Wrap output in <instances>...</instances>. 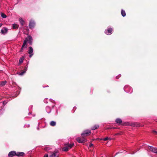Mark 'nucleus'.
I'll list each match as a JSON object with an SVG mask.
<instances>
[{
	"label": "nucleus",
	"mask_w": 157,
	"mask_h": 157,
	"mask_svg": "<svg viewBox=\"0 0 157 157\" xmlns=\"http://www.w3.org/2000/svg\"><path fill=\"white\" fill-rule=\"evenodd\" d=\"M32 37L30 36H29L28 37L25 38V39L23 43L22 46L21 48V50L19 51L20 52H23V48H26L27 47V43L28 42L31 45L32 44Z\"/></svg>",
	"instance_id": "obj_1"
},
{
	"label": "nucleus",
	"mask_w": 157,
	"mask_h": 157,
	"mask_svg": "<svg viewBox=\"0 0 157 157\" xmlns=\"http://www.w3.org/2000/svg\"><path fill=\"white\" fill-rule=\"evenodd\" d=\"M74 145V144L73 143L69 144L67 146L63 147L62 148V150L63 151H68V149L71 148Z\"/></svg>",
	"instance_id": "obj_2"
},
{
	"label": "nucleus",
	"mask_w": 157,
	"mask_h": 157,
	"mask_svg": "<svg viewBox=\"0 0 157 157\" xmlns=\"http://www.w3.org/2000/svg\"><path fill=\"white\" fill-rule=\"evenodd\" d=\"M6 103H5V101H3L2 102H0V108H1L0 109V114H3L5 109H3L4 106L5 105Z\"/></svg>",
	"instance_id": "obj_3"
},
{
	"label": "nucleus",
	"mask_w": 157,
	"mask_h": 157,
	"mask_svg": "<svg viewBox=\"0 0 157 157\" xmlns=\"http://www.w3.org/2000/svg\"><path fill=\"white\" fill-rule=\"evenodd\" d=\"M35 23L34 21L33 20H31L29 24V28L30 29H33L35 26Z\"/></svg>",
	"instance_id": "obj_4"
},
{
	"label": "nucleus",
	"mask_w": 157,
	"mask_h": 157,
	"mask_svg": "<svg viewBox=\"0 0 157 157\" xmlns=\"http://www.w3.org/2000/svg\"><path fill=\"white\" fill-rule=\"evenodd\" d=\"M8 32V29L6 27L2 28L1 31V33L2 34L5 35Z\"/></svg>",
	"instance_id": "obj_5"
},
{
	"label": "nucleus",
	"mask_w": 157,
	"mask_h": 157,
	"mask_svg": "<svg viewBox=\"0 0 157 157\" xmlns=\"http://www.w3.org/2000/svg\"><path fill=\"white\" fill-rule=\"evenodd\" d=\"M91 131L89 130H86L81 134L82 136H88L91 133Z\"/></svg>",
	"instance_id": "obj_6"
},
{
	"label": "nucleus",
	"mask_w": 157,
	"mask_h": 157,
	"mask_svg": "<svg viewBox=\"0 0 157 157\" xmlns=\"http://www.w3.org/2000/svg\"><path fill=\"white\" fill-rule=\"evenodd\" d=\"M78 143H83L85 142L86 141V139L84 137H78L76 139Z\"/></svg>",
	"instance_id": "obj_7"
},
{
	"label": "nucleus",
	"mask_w": 157,
	"mask_h": 157,
	"mask_svg": "<svg viewBox=\"0 0 157 157\" xmlns=\"http://www.w3.org/2000/svg\"><path fill=\"white\" fill-rule=\"evenodd\" d=\"M148 149L151 151L157 154V148L154 147H153L149 146L148 147Z\"/></svg>",
	"instance_id": "obj_8"
},
{
	"label": "nucleus",
	"mask_w": 157,
	"mask_h": 157,
	"mask_svg": "<svg viewBox=\"0 0 157 157\" xmlns=\"http://www.w3.org/2000/svg\"><path fill=\"white\" fill-rule=\"evenodd\" d=\"M58 151H55L49 155V157H58Z\"/></svg>",
	"instance_id": "obj_9"
},
{
	"label": "nucleus",
	"mask_w": 157,
	"mask_h": 157,
	"mask_svg": "<svg viewBox=\"0 0 157 157\" xmlns=\"http://www.w3.org/2000/svg\"><path fill=\"white\" fill-rule=\"evenodd\" d=\"M33 49L31 47H29V49L28 51V53L29 54V56L30 58H31L32 56L33 55Z\"/></svg>",
	"instance_id": "obj_10"
},
{
	"label": "nucleus",
	"mask_w": 157,
	"mask_h": 157,
	"mask_svg": "<svg viewBox=\"0 0 157 157\" xmlns=\"http://www.w3.org/2000/svg\"><path fill=\"white\" fill-rule=\"evenodd\" d=\"M112 29L110 28L107 30H105V32L106 34L108 35H109L112 34Z\"/></svg>",
	"instance_id": "obj_11"
},
{
	"label": "nucleus",
	"mask_w": 157,
	"mask_h": 157,
	"mask_svg": "<svg viewBox=\"0 0 157 157\" xmlns=\"http://www.w3.org/2000/svg\"><path fill=\"white\" fill-rule=\"evenodd\" d=\"M16 152L15 151H12L10 152L8 154V156L9 157H12V156L16 155Z\"/></svg>",
	"instance_id": "obj_12"
},
{
	"label": "nucleus",
	"mask_w": 157,
	"mask_h": 157,
	"mask_svg": "<svg viewBox=\"0 0 157 157\" xmlns=\"http://www.w3.org/2000/svg\"><path fill=\"white\" fill-rule=\"evenodd\" d=\"M56 123L55 121H51L50 123V126L54 127L56 125Z\"/></svg>",
	"instance_id": "obj_13"
},
{
	"label": "nucleus",
	"mask_w": 157,
	"mask_h": 157,
	"mask_svg": "<svg viewBox=\"0 0 157 157\" xmlns=\"http://www.w3.org/2000/svg\"><path fill=\"white\" fill-rule=\"evenodd\" d=\"M24 153L23 152H18L16 153V155L18 156H21L24 155Z\"/></svg>",
	"instance_id": "obj_14"
},
{
	"label": "nucleus",
	"mask_w": 157,
	"mask_h": 157,
	"mask_svg": "<svg viewBox=\"0 0 157 157\" xmlns=\"http://www.w3.org/2000/svg\"><path fill=\"white\" fill-rule=\"evenodd\" d=\"M46 110L47 112L48 113H49L51 112V108L48 106H47L46 107Z\"/></svg>",
	"instance_id": "obj_15"
},
{
	"label": "nucleus",
	"mask_w": 157,
	"mask_h": 157,
	"mask_svg": "<svg viewBox=\"0 0 157 157\" xmlns=\"http://www.w3.org/2000/svg\"><path fill=\"white\" fill-rule=\"evenodd\" d=\"M27 70V68L26 67H25L24 71H22V72H21V73H19V75H23L24 74H25Z\"/></svg>",
	"instance_id": "obj_16"
},
{
	"label": "nucleus",
	"mask_w": 157,
	"mask_h": 157,
	"mask_svg": "<svg viewBox=\"0 0 157 157\" xmlns=\"http://www.w3.org/2000/svg\"><path fill=\"white\" fill-rule=\"evenodd\" d=\"M6 82H7L6 81L0 82V86H4L6 84Z\"/></svg>",
	"instance_id": "obj_17"
},
{
	"label": "nucleus",
	"mask_w": 157,
	"mask_h": 157,
	"mask_svg": "<svg viewBox=\"0 0 157 157\" xmlns=\"http://www.w3.org/2000/svg\"><path fill=\"white\" fill-rule=\"evenodd\" d=\"M116 122L117 124H121L122 122V121L120 119L117 118L116 120Z\"/></svg>",
	"instance_id": "obj_18"
},
{
	"label": "nucleus",
	"mask_w": 157,
	"mask_h": 157,
	"mask_svg": "<svg viewBox=\"0 0 157 157\" xmlns=\"http://www.w3.org/2000/svg\"><path fill=\"white\" fill-rule=\"evenodd\" d=\"M19 21L22 25H24L25 21L22 18H20L19 19Z\"/></svg>",
	"instance_id": "obj_19"
},
{
	"label": "nucleus",
	"mask_w": 157,
	"mask_h": 157,
	"mask_svg": "<svg viewBox=\"0 0 157 157\" xmlns=\"http://www.w3.org/2000/svg\"><path fill=\"white\" fill-rule=\"evenodd\" d=\"M121 13L123 17H124L125 16L126 13L125 11L124 10H121Z\"/></svg>",
	"instance_id": "obj_20"
},
{
	"label": "nucleus",
	"mask_w": 157,
	"mask_h": 157,
	"mask_svg": "<svg viewBox=\"0 0 157 157\" xmlns=\"http://www.w3.org/2000/svg\"><path fill=\"white\" fill-rule=\"evenodd\" d=\"M13 28L14 29H16L18 28V25L15 24H13Z\"/></svg>",
	"instance_id": "obj_21"
},
{
	"label": "nucleus",
	"mask_w": 157,
	"mask_h": 157,
	"mask_svg": "<svg viewBox=\"0 0 157 157\" xmlns=\"http://www.w3.org/2000/svg\"><path fill=\"white\" fill-rule=\"evenodd\" d=\"M99 127V126L98 125H95L91 129L92 130H94L98 128Z\"/></svg>",
	"instance_id": "obj_22"
},
{
	"label": "nucleus",
	"mask_w": 157,
	"mask_h": 157,
	"mask_svg": "<svg viewBox=\"0 0 157 157\" xmlns=\"http://www.w3.org/2000/svg\"><path fill=\"white\" fill-rule=\"evenodd\" d=\"M24 59V58L23 57L20 58L19 60V63L20 64L22 63Z\"/></svg>",
	"instance_id": "obj_23"
},
{
	"label": "nucleus",
	"mask_w": 157,
	"mask_h": 157,
	"mask_svg": "<svg viewBox=\"0 0 157 157\" xmlns=\"http://www.w3.org/2000/svg\"><path fill=\"white\" fill-rule=\"evenodd\" d=\"M1 15V17L4 18H5L6 17V14H5L4 13H2Z\"/></svg>",
	"instance_id": "obj_24"
},
{
	"label": "nucleus",
	"mask_w": 157,
	"mask_h": 157,
	"mask_svg": "<svg viewBox=\"0 0 157 157\" xmlns=\"http://www.w3.org/2000/svg\"><path fill=\"white\" fill-rule=\"evenodd\" d=\"M44 101L45 103H48V99L45 98L44 99Z\"/></svg>",
	"instance_id": "obj_25"
},
{
	"label": "nucleus",
	"mask_w": 157,
	"mask_h": 157,
	"mask_svg": "<svg viewBox=\"0 0 157 157\" xmlns=\"http://www.w3.org/2000/svg\"><path fill=\"white\" fill-rule=\"evenodd\" d=\"M109 139V138L108 137H106L105 138H104L103 140L104 141H106L107 140H108ZM109 139L111 140V139Z\"/></svg>",
	"instance_id": "obj_26"
},
{
	"label": "nucleus",
	"mask_w": 157,
	"mask_h": 157,
	"mask_svg": "<svg viewBox=\"0 0 157 157\" xmlns=\"http://www.w3.org/2000/svg\"><path fill=\"white\" fill-rule=\"evenodd\" d=\"M128 87V86H125L124 87V90L126 92H128L126 90V88Z\"/></svg>",
	"instance_id": "obj_27"
},
{
	"label": "nucleus",
	"mask_w": 157,
	"mask_h": 157,
	"mask_svg": "<svg viewBox=\"0 0 157 157\" xmlns=\"http://www.w3.org/2000/svg\"><path fill=\"white\" fill-rule=\"evenodd\" d=\"M30 127V125L29 124L25 125L24 126L25 128H28Z\"/></svg>",
	"instance_id": "obj_28"
},
{
	"label": "nucleus",
	"mask_w": 157,
	"mask_h": 157,
	"mask_svg": "<svg viewBox=\"0 0 157 157\" xmlns=\"http://www.w3.org/2000/svg\"><path fill=\"white\" fill-rule=\"evenodd\" d=\"M44 149L46 151H48L49 149V148L48 147H45Z\"/></svg>",
	"instance_id": "obj_29"
},
{
	"label": "nucleus",
	"mask_w": 157,
	"mask_h": 157,
	"mask_svg": "<svg viewBox=\"0 0 157 157\" xmlns=\"http://www.w3.org/2000/svg\"><path fill=\"white\" fill-rule=\"evenodd\" d=\"M136 127H142L143 126V125H140V124H138L137 125H136Z\"/></svg>",
	"instance_id": "obj_30"
},
{
	"label": "nucleus",
	"mask_w": 157,
	"mask_h": 157,
	"mask_svg": "<svg viewBox=\"0 0 157 157\" xmlns=\"http://www.w3.org/2000/svg\"><path fill=\"white\" fill-rule=\"evenodd\" d=\"M50 101L51 102H52V103H55V101H54V100H52V99H50Z\"/></svg>",
	"instance_id": "obj_31"
},
{
	"label": "nucleus",
	"mask_w": 157,
	"mask_h": 157,
	"mask_svg": "<svg viewBox=\"0 0 157 157\" xmlns=\"http://www.w3.org/2000/svg\"><path fill=\"white\" fill-rule=\"evenodd\" d=\"M93 145V144H90L89 146V147H92Z\"/></svg>",
	"instance_id": "obj_32"
},
{
	"label": "nucleus",
	"mask_w": 157,
	"mask_h": 157,
	"mask_svg": "<svg viewBox=\"0 0 157 157\" xmlns=\"http://www.w3.org/2000/svg\"><path fill=\"white\" fill-rule=\"evenodd\" d=\"M44 157H48V154L45 155Z\"/></svg>",
	"instance_id": "obj_33"
},
{
	"label": "nucleus",
	"mask_w": 157,
	"mask_h": 157,
	"mask_svg": "<svg viewBox=\"0 0 157 157\" xmlns=\"http://www.w3.org/2000/svg\"><path fill=\"white\" fill-rule=\"evenodd\" d=\"M153 132H155V134H157V132H156V131H153Z\"/></svg>",
	"instance_id": "obj_34"
},
{
	"label": "nucleus",
	"mask_w": 157,
	"mask_h": 157,
	"mask_svg": "<svg viewBox=\"0 0 157 157\" xmlns=\"http://www.w3.org/2000/svg\"><path fill=\"white\" fill-rule=\"evenodd\" d=\"M2 25V23H0V27H1V26Z\"/></svg>",
	"instance_id": "obj_35"
},
{
	"label": "nucleus",
	"mask_w": 157,
	"mask_h": 157,
	"mask_svg": "<svg viewBox=\"0 0 157 157\" xmlns=\"http://www.w3.org/2000/svg\"><path fill=\"white\" fill-rule=\"evenodd\" d=\"M31 114V113H28L29 115H30Z\"/></svg>",
	"instance_id": "obj_36"
},
{
	"label": "nucleus",
	"mask_w": 157,
	"mask_h": 157,
	"mask_svg": "<svg viewBox=\"0 0 157 157\" xmlns=\"http://www.w3.org/2000/svg\"><path fill=\"white\" fill-rule=\"evenodd\" d=\"M37 128L38 129H39V128Z\"/></svg>",
	"instance_id": "obj_37"
}]
</instances>
